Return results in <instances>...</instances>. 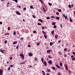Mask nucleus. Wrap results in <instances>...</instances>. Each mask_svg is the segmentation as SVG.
<instances>
[{
  "instance_id": "f257e3e1",
  "label": "nucleus",
  "mask_w": 75,
  "mask_h": 75,
  "mask_svg": "<svg viewBox=\"0 0 75 75\" xmlns=\"http://www.w3.org/2000/svg\"><path fill=\"white\" fill-rule=\"evenodd\" d=\"M48 63L50 64V65H51L52 64V61L51 60H50L48 62Z\"/></svg>"
},
{
  "instance_id": "f03ea898",
  "label": "nucleus",
  "mask_w": 75,
  "mask_h": 75,
  "mask_svg": "<svg viewBox=\"0 0 75 75\" xmlns=\"http://www.w3.org/2000/svg\"><path fill=\"white\" fill-rule=\"evenodd\" d=\"M20 56L21 57H22V59H24V54H21V53H20Z\"/></svg>"
},
{
  "instance_id": "7ed1b4c3",
  "label": "nucleus",
  "mask_w": 75,
  "mask_h": 75,
  "mask_svg": "<svg viewBox=\"0 0 75 75\" xmlns=\"http://www.w3.org/2000/svg\"><path fill=\"white\" fill-rule=\"evenodd\" d=\"M65 67L66 70L68 71V66H67V64H65Z\"/></svg>"
},
{
  "instance_id": "20e7f679",
  "label": "nucleus",
  "mask_w": 75,
  "mask_h": 75,
  "mask_svg": "<svg viewBox=\"0 0 75 75\" xmlns=\"http://www.w3.org/2000/svg\"><path fill=\"white\" fill-rule=\"evenodd\" d=\"M29 56L30 57H32V56L33 55V54L31 53H30L29 54Z\"/></svg>"
},
{
  "instance_id": "39448f33",
  "label": "nucleus",
  "mask_w": 75,
  "mask_h": 75,
  "mask_svg": "<svg viewBox=\"0 0 75 75\" xmlns=\"http://www.w3.org/2000/svg\"><path fill=\"white\" fill-rule=\"evenodd\" d=\"M2 74H3V71L2 69H0V74L1 75H2Z\"/></svg>"
},
{
  "instance_id": "423d86ee",
  "label": "nucleus",
  "mask_w": 75,
  "mask_h": 75,
  "mask_svg": "<svg viewBox=\"0 0 75 75\" xmlns=\"http://www.w3.org/2000/svg\"><path fill=\"white\" fill-rule=\"evenodd\" d=\"M16 13L17 14H18V15H21L20 13L18 11H16Z\"/></svg>"
},
{
  "instance_id": "0eeeda50",
  "label": "nucleus",
  "mask_w": 75,
  "mask_h": 75,
  "mask_svg": "<svg viewBox=\"0 0 75 75\" xmlns=\"http://www.w3.org/2000/svg\"><path fill=\"white\" fill-rule=\"evenodd\" d=\"M43 64L44 65H45V66H47V63H46V62L45 61L43 63Z\"/></svg>"
},
{
  "instance_id": "6e6552de",
  "label": "nucleus",
  "mask_w": 75,
  "mask_h": 75,
  "mask_svg": "<svg viewBox=\"0 0 75 75\" xmlns=\"http://www.w3.org/2000/svg\"><path fill=\"white\" fill-rule=\"evenodd\" d=\"M56 67H57V68H60V67L58 66V64H56L55 65Z\"/></svg>"
},
{
  "instance_id": "1a4fd4ad",
  "label": "nucleus",
  "mask_w": 75,
  "mask_h": 75,
  "mask_svg": "<svg viewBox=\"0 0 75 75\" xmlns=\"http://www.w3.org/2000/svg\"><path fill=\"white\" fill-rule=\"evenodd\" d=\"M17 41H16L15 42H13V45H14L16 44H17Z\"/></svg>"
},
{
  "instance_id": "9d476101",
  "label": "nucleus",
  "mask_w": 75,
  "mask_h": 75,
  "mask_svg": "<svg viewBox=\"0 0 75 75\" xmlns=\"http://www.w3.org/2000/svg\"><path fill=\"white\" fill-rule=\"evenodd\" d=\"M52 69L53 70H55V67L54 66H53L52 67Z\"/></svg>"
},
{
  "instance_id": "9b49d317",
  "label": "nucleus",
  "mask_w": 75,
  "mask_h": 75,
  "mask_svg": "<svg viewBox=\"0 0 75 75\" xmlns=\"http://www.w3.org/2000/svg\"><path fill=\"white\" fill-rule=\"evenodd\" d=\"M54 33V31L53 30L51 31V34H52V35H53V34Z\"/></svg>"
},
{
  "instance_id": "f8f14e48",
  "label": "nucleus",
  "mask_w": 75,
  "mask_h": 75,
  "mask_svg": "<svg viewBox=\"0 0 75 75\" xmlns=\"http://www.w3.org/2000/svg\"><path fill=\"white\" fill-rule=\"evenodd\" d=\"M61 67H62V63L61 62H60L59 63Z\"/></svg>"
},
{
  "instance_id": "ddd939ff",
  "label": "nucleus",
  "mask_w": 75,
  "mask_h": 75,
  "mask_svg": "<svg viewBox=\"0 0 75 75\" xmlns=\"http://www.w3.org/2000/svg\"><path fill=\"white\" fill-rule=\"evenodd\" d=\"M38 21H40L41 23H42V21L41 19H39Z\"/></svg>"
},
{
  "instance_id": "4468645a",
  "label": "nucleus",
  "mask_w": 75,
  "mask_h": 75,
  "mask_svg": "<svg viewBox=\"0 0 75 75\" xmlns=\"http://www.w3.org/2000/svg\"><path fill=\"white\" fill-rule=\"evenodd\" d=\"M46 19H47V20H50V17H46Z\"/></svg>"
},
{
  "instance_id": "2eb2a0df",
  "label": "nucleus",
  "mask_w": 75,
  "mask_h": 75,
  "mask_svg": "<svg viewBox=\"0 0 75 75\" xmlns=\"http://www.w3.org/2000/svg\"><path fill=\"white\" fill-rule=\"evenodd\" d=\"M47 52L49 53L51 52V51H50V50H47Z\"/></svg>"
},
{
  "instance_id": "dca6fc26",
  "label": "nucleus",
  "mask_w": 75,
  "mask_h": 75,
  "mask_svg": "<svg viewBox=\"0 0 75 75\" xmlns=\"http://www.w3.org/2000/svg\"><path fill=\"white\" fill-rule=\"evenodd\" d=\"M25 63V62H22V63H20V64H21L22 65H23V64H24Z\"/></svg>"
},
{
  "instance_id": "f3484780",
  "label": "nucleus",
  "mask_w": 75,
  "mask_h": 75,
  "mask_svg": "<svg viewBox=\"0 0 75 75\" xmlns=\"http://www.w3.org/2000/svg\"><path fill=\"white\" fill-rule=\"evenodd\" d=\"M13 1H15V2L16 3H18V1H17V0H13Z\"/></svg>"
},
{
  "instance_id": "a211bd4d",
  "label": "nucleus",
  "mask_w": 75,
  "mask_h": 75,
  "mask_svg": "<svg viewBox=\"0 0 75 75\" xmlns=\"http://www.w3.org/2000/svg\"><path fill=\"white\" fill-rule=\"evenodd\" d=\"M58 11H59V12H61V11H62L60 9H59L58 10Z\"/></svg>"
},
{
  "instance_id": "6ab92c4d",
  "label": "nucleus",
  "mask_w": 75,
  "mask_h": 75,
  "mask_svg": "<svg viewBox=\"0 0 75 75\" xmlns=\"http://www.w3.org/2000/svg\"><path fill=\"white\" fill-rule=\"evenodd\" d=\"M42 33H43V34H44L45 35H46V33L44 31H42Z\"/></svg>"
},
{
  "instance_id": "aec40b11",
  "label": "nucleus",
  "mask_w": 75,
  "mask_h": 75,
  "mask_svg": "<svg viewBox=\"0 0 75 75\" xmlns=\"http://www.w3.org/2000/svg\"><path fill=\"white\" fill-rule=\"evenodd\" d=\"M72 60H74V61H75V57H73L71 59Z\"/></svg>"
},
{
  "instance_id": "412c9836",
  "label": "nucleus",
  "mask_w": 75,
  "mask_h": 75,
  "mask_svg": "<svg viewBox=\"0 0 75 75\" xmlns=\"http://www.w3.org/2000/svg\"><path fill=\"white\" fill-rule=\"evenodd\" d=\"M48 4L50 6H52V4L50 3H48Z\"/></svg>"
},
{
  "instance_id": "4be33fe9",
  "label": "nucleus",
  "mask_w": 75,
  "mask_h": 75,
  "mask_svg": "<svg viewBox=\"0 0 75 75\" xmlns=\"http://www.w3.org/2000/svg\"><path fill=\"white\" fill-rule=\"evenodd\" d=\"M70 18V22H72V20L71 19V18Z\"/></svg>"
},
{
  "instance_id": "5701e85b",
  "label": "nucleus",
  "mask_w": 75,
  "mask_h": 75,
  "mask_svg": "<svg viewBox=\"0 0 75 75\" xmlns=\"http://www.w3.org/2000/svg\"><path fill=\"white\" fill-rule=\"evenodd\" d=\"M44 36L45 37L46 39H47V36H46V35H44Z\"/></svg>"
},
{
  "instance_id": "b1692460",
  "label": "nucleus",
  "mask_w": 75,
  "mask_h": 75,
  "mask_svg": "<svg viewBox=\"0 0 75 75\" xmlns=\"http://www.w3.org/2000/svg\"><path fill=\"white\" fill-rule=\"evenodd\" d=\"M56 19H57V20H59V17H57L56 18Z\"/></svg>"
},
{
  "instance_id": "393cba45",
  "label": "nucleus",
  "mask_w": 75,
  "mask_h": 75,
  "mask_svg": "<svg viewBox=\"0 0 75 75\" xmlns=\"http://www.w3.org/2000/svg\"><path fill=\"white\" fill-rule=\"evenodd\" d=\"M0 51L1 52H2V53H3V50H2V49H0Z\"/></svg>"
},
{
  "instance_id": "a878e982",
  "label": "nucleus",
  "mask_w": 75,
  "mask_h": 75,
  "mask_svg": "<svg viewBox=\"0 0 75 75\" xmlns=\"http://www.w3.org/2000/svg\"><path fill=\"white\" fill-rule=\"evenodd\" d=\"M52 25H55V24H56V23H52Z\"/></svg>"
},
{
  "instance_id": "bb28decb",
  "label": "nucleus",
  "mask_w": 75,
  "mask_h": 75,
  "mask_svg": "<svg viewBox=\"0 0 75 75\" xmlns=\"http://www.w3.org/2000/svg\"><path fill=\"white\" fill-rule=\"evenodd\" d=\"M38 25H41V23H38Z\"/></svg>"
},
{
  "instance_id": "cd10ccee",
  "label": "nucleus",
  "mask_w": 75,
  "mask_h": 75,
  "mask_svg": "<svg viewBox=\"0 0 75 75\" xmlns=\"http://www.w3.org/2000/svg\"><path fill=\"white\" fill-rule=\"evenodd\" d=\"M16 31H14L13 32V34L14 35H16Z\"/></svg>"
},
{
  "instance_id": "c85d7f7f",
  "label": "nucleus",
  "mask_w": 75,
  "mask_h": 75,
  "mask_svg": "<svg viewBox=\"0 0 75 75\" xmlns=\"http://www.w3.org/2000/svg\"><path fill=\"white\" fill-rule=\"evenodd\" d=\"M35 61H37L38 60V59L37 57H35Z\"/></svg>"
},
{
  "instance_id": "c756f323",
  "label": "nucleus",
  "mask_w": 75,
  "mask_h": 75,
  "mask_svg": "<svg viewBox=\"0 0 75 75\" xmlns=\"http://www.w3.org/2000/svg\"><path fill=\"white\" fill-rule=\"evenodd\" d=\"M9 34H10V33H6L5 34V35H9Z\"/></svg>"
},
{
  "instance_id": "7c9ffc66",
  "label": "nucleus",
  "mask_w": 75,
  "mask_h": 75,
  "mask_svg": "<svg viewBox=\"0 0 75 75\" xmlns=\"http://www.w3.org/2000/svg\"><path fill=\"white\" fill-rule=\"evenodd\" d=\"M68 6H69V7L70 8H71V5H69Z\"/></svg>"
},
{
  "instance_id": "2f4dec72",
  "label": "nucleus",
  "mask_w": 75,
  "mask_h": 75,
  "mask_svg": "<svg viewBox=\"0 0 75 75\" xmlns=\"http://www.w3.org/2000/svg\"><path fill=\"white\" fill-rule=\"evenodd\" d=\"M50 45H51H51H52V43L51 42H50Z\"/></svg>"
},
{
  "instance_id": "473e14b6",
  "label": "nucleus",
  "mask_w": 75,
  "mask_h": 75,
  "mask_svg": "<svg viewBox=\"0 0 75 75\" xmlns=\"http://www.w3.org/2000/svg\"><path fill=\"white\" fill-rule=\"evenodd\" d=\"M43 10L44 11H46V10H45V8H44V7H43Z\"/></svg>"
},
{
  "instance_id": "72a5a7b5",
  "label": "nucleus",
  "mask_w": 75,
  "mask_h": 75,
  "mask_svg": "<svg viewBox=\"0 0 75 75\" xmlns=\"http://www.w3.org/2000/svg\"><path fill=\"white\" fill-rule=\"evenodd\" d=\"M48 57L49 58H52V57H50V56L49 55L48 56Z\"/></svg>"
},
{
  "instance_id": "f704fd0d",
  "label": "nucleus",
  "mask_w": 75,
  "mask_h": 75,
  "mask_svg": "<svg viewBox=\"0 0 75 75\" xmlns=\"http://www.w3.org/2000/svg\"><path fill=\"white\" fill-rule=\"evenodd\" d=\"M48 70V72H50V70L49 69H47Z\"/></svg>"
},
{
  "instance_id": "c9c22d12",
  "label": "nucleus",
  "mask_w": 75,
  "mask_h": 75,
  "mask_svg": "<svg viewBox=\"0 0 75 75\" xmlns=\"http://www.w3.org/2000/svg\"><path fill=\"white\" fill-rule=\"evenodd\" d=\"M32 16L33 18H35V16H34V15H33Z\"/></svg>"
},
{
  "instance_id": "e433bc0d",
  "label": "nucleus",
  "mask_w": 75,
  "mask_h": 75,
  "mask_svg": "<svg viewBox=\"0 0 75 75\" xmlns=\"http://www.w3.org/2000/svg\"><path fill=\"white\" fill-rule=\"evenodd\" d=\"M64 17L65 19H67V16H64Z\"/></svg>"
},
{
  "instance_id": "4c0bfd02",
  "label": "nucleus",
  "mask_w": 75,
  "mask_h": 75,
  "mask_svg": "<svg viewBox=\"0 0 75 75\" xmlns=\"http://www.w3.org/2000/svg\"><path fill=\"white\" fill-rule=\"evenodd\" d=\"M40 2H41V3L42 4L43 3V2H42V0H41V1H40Z\"/></svg>"
},
{
  "instance_id": "58836bf2",
  "label": "nucleus",
  "mask_w": 75,
  "mask_h": 75,
  "mask_svg": "<svg viewBox=\"0 0 75 75\" xmlns=\"http://www.w3.org/2000/svg\"><path fill=\"white\" fill-rule=\"evenodd\" d=\"M8 71H10V67H8Z\"/></svg>"
},
{
  "instance_id": "ea45409f",
  "label": "nucleus",
  "mask_w": 75,
  "mask_h": 75,
  "mask_svg": "<svg viewBox=\"0 0 75 75\" xmlns=\"http://www.w3.org/2000/svg\"><path fill=\"white\" fill-rule=\"evenodd\" d=\"M23 10L25 11L26 10V8H24Z\"/></svg>"
},
{
  "instance_id": "a19ab883",
  "label": "nucleus",
  "mask_w": 75,
  "mask_h": 75,
  "mask_svg": "<svg viewBox=\"0 0 75 75\" xmlns=\"http://www.w3.org/2000/svg\"><path fill=\"white\" fill-rule=\"evenodd\" d=\"M10 67H13V66L12 65H11L10 66Z\"/></svg>"
},
{
  "instance_id": "79ce46f5",
  "label": "nucleus",
  "mask_w": 75,
  "mask_h": 75,
  "mask_svg": "<svg viewBox=\"0 0 75 75\" xmlns=\"http://www.w3.org/2000/svg\"><path fill=\"white\" fill-rule=\"evenodd\" d=\"M51 18H55V17L54 16H52L51 17Z\"/></svg>"
},
{
  "instance_id": "37998d69",
  "label": "nucleus",
  "mask_w": 75,
  "mask_h": 75,
  "mask_svg": "<svg viewBox=\"0 0 75 75\" xmlns=\"http://www.w3.org/2000/svg\"><path fill=\"white\" fill-rule=\"evenodd\" d=\"M30 8L31 9H32V8H33V6H30Z\"/></svg>"
},
{
  "instance_id": "c03bdc74",
  "label": "nucleus",
  "mask_w": 75,
  "mask_h": 75,
  "mask_svg": "<svg viewBox=\"0 0 75 75\" xmlns=\"http://www.w3.org/2000/svg\"><path fill=\"white\" fill-rule=\"evenodd\" d=\"M56 14L57 15H59V13H56Z\"/></svg>"
},
{
  "instance_id": "a18cd8bd",
  "label": "nucleus",
  "mask_w": 75,
  "mask_h": 75,
  "mask_svg": "<svg viewBox=\"0 0 75 75\" xmlns=\"http://www.w3.org/2000/svg\"><path fill=\"white\" fill-rule=\"evenodd\" d=\"M60 26L62 28V25L61 24H60Z\"/></svg>"
},
{
  "instance_id": "49530a36",
  "label": "nucleus",
  "mask_w": 75,
  "mask_h": 75,
  "mask_svg": "<svg viewBox=\"0 0 75 75\" xmlns=\"http://www.w3.org/2000/svg\"><path fill=\"white\" fill-rule=\"evenodd\" d=\"M68 72L69 74H71V71L70 70H69L68 71Z\"/></svg>"
},
{
  "instance_id": "de8ad7c7",
  "label": "nucleus",
  "mask_w": 75,
  "mask_h": 75,
  "mask_svg": "<svg viewBox=\"0 0 75 75\" xmlns=\"http://www.w3.org/2000/svg\"><path fill=\"white\" fill-rule=\"evenodd\" d=\"M23 39H24V38H21V40H23Z\"/></svg>"
},
{
  "instance_id": "09e8293b",
  "label": "nucleus",
  "mask_w": 75,
  "mask_h": 75,
  "mask_svg": "<svg viewBox=\"0 0 75 75\" xmlns=\"http://www.w3.org/2000/svg\"><path fill=\"white\" fill-rule=\"evenodd\" d=\"M7 41L6 40V41H5V44H6V43H7Z\"/></svg>"
},
{
  "instance_id": "8fccbe9b",
  "label": "nucleus",
  "mask_w": 75,
  "mask_h": 75,
  "mask_svg": "<svg viewBox=\"0 0 75 75\" xmlns=\"http://www.w3.org/2000/svg\"><path fill=\"white\" fill-rule=\"evenodd\" d=\"M33 33H36V31H35V30L34 31Z\"/></svg>"
},
{
  "instance_id": "3c124183",
  "label": "nucleus",
  "mask_w": 75,
  "mask_h": 75,
  "mask_svg": "<svg viewBox=\"0 0 75 75\" xmlns=\"http://www.w3.org/2000/svg\"><path fill=\"white\" fill-rule=\"evenodd\" d=\"M41 61H44V59L42 57L41 58Z\"/></svg>"
},
{
  "instance_id": "603ef678",
  "label": "nucleus",
  "mask_w": 75,
  "mask_h": 75,
  "mask_svg": "<svg viewBox=\"0 0 75 75\" xmlns=\"http://www.w3.org/2000/svg\"><path fill=\"white\" fill-rule=\"evenodd\" d=\"M56 25H54V28H56Z\"/></svg>"
},
{
  "instance_id": "864d4df0",
  "label": "nucleus",
  "mask_w": 75,
  "mask_h": 75,
  "mask_svg": "<svg viewBox=\"0 0 75 75\" xmlns=\"http://www.w3.org/2000/svg\"><path fill=\"white\" fill-rule=\"evenodd\" d=\"M55 37H56V38L58 37V35H55Z\"/></svg>"
},
{
  "instance_id": "5fc2aeb1",
  "label": "nucleus",
  "mask_w": 75,
  "mask_h": 75,
  "mask_svg": "<svg viewBox=\"0 0 75 75\" xmlns=\"http://www.w3.org/2000/svg\"><path fill=\"white\" fill-rule=\"evenodd\" d=\"M67 57V55L64 54V57Z\"/></svg>"
},
{
  "instance_id": "6e6d98bb",
  "label": "nucleus",
  "mask_w": 75,
  "mask_h": 75,
  "mask_svg": "<svg viewBox=\"0 0 75 75\" xmlns=\"http://www.w3.org/2000/svg\"><path fill=\"white\" fill-rule=\"evenodd\" d=\"M42 30L44 29V27L43 26H42Z\"/></svg>"
},
{
  "instance_id": "4d7b16f0",
  "label": "nucleus",
  "mask_w": 75,
  "mask_h": 75,
  "mask_svg": "<svg viewBox=\"0 0 75 75\" xmlns=\"http://www.w3.org/2000/svg\"><path fill=\"white\" fill-rule=\"evenodd\" d=\"M74 55H72L71 56V58H73V57H74Z\"/></svg>"
},
{
  "instance_id": "13d9d810",
  "label": "nucleus",
  "mask_w": 75,
  "mask_h": 75,
  "mask_svg": "<svg viewBox=\"0 0 75 75\" xmlns=\"http://www.w3.org/2000/svg\"><path fill=\"white\" fill-rule=\"evenodd\" d=\"M40 43H38L37 44V45H40Z\"/></svg>"
},
{
  "instance_id": "bf43d9fd",
  "label": "nucleus",
  "mask_w": 75,
  "mask_h": 75,
  "mask_svg": "<svg viewBox=\"0 0 75 75\" xmlns=\"http://www.w3.org/2000/svg\"><path fill=\"white\" fill-rule=\"evenodd\" d=\"M64 51H67V48H65V49H64Z\"/></svg>"
},
{
  "instance_id": "052dcab7",
  "label": "nucleus",
  "mask_w": 75,
  "mask_h": 75,
  "mask_svg": "<svg viewBox=\"0 0 75 75\" xmlns=\"http://www.w3.org/2000/svg\"><path fill=\"white\" fill-rule=\"evenodd\" d=\"M30 45H28V47H30Z\"/></svg>"
},
{
  "instance_id": "680f3d73",
  "label": "nucleus",
  "mask_w": 75,
  "mask_h": 75,
  "mask_svg": "<svg viewBox=\"0 0 75 75\" xmlns=\"http://www.w3.org/2000/svg\"><path fill=\"white\" fill-rule=\"evenodd\" d=\"M42 72L43 74H44V73H45V72H44V71H42Z\"/></svg>"
},
{
  "instance_id": "e2e57ef3",
  "label": "nucleus",
  "mask_w": 75,
  "mask_h": 75,
  "mask_svg": "<svg viewBox=\"0 0 75 75\" xmlns=\"http://www.w3.org/2000/svg\"><path fill=\"white\" fill-rule=\"evenodd\" d=\"M65 14H63V17H64V16H65Z\"/></svg>"
},
{
  "instance_id": "0e129e2a",
  "label": "nucleus",
  "mask_w": 75,
  "mask_h": 75,
  "mask_svg": "<svg viewBox=\"0 0 75 75\" xmlns=\"http://www.w3.org/2000/svg\"><path fill=\"white\" fill-rule=\"evenodd\" d=\"M13 59V57H11L10 58V59Z\"/></svg>"
},
{
  "instance_id": "69168bd1",
  "label": "nucleus",
  "mask_w": 75,
  "mask_h": 75,
  "mask_svg": "<svg viewBox=\"0 0 75 75\" xmlns=\"http://www.w3.org/2000/svg\"><path fill=\"white\" fill-rule=\"evenodd\" d=\"M73 53L74 55H75V52H73Z\"/></svg>"
},
{
  "instance_id": "338daca9",
  "label": "nucleus",
  "mask_w": 75,
  "mask_h": 75,
  "mask_svg": "<svg viewBox=\"0 0 75 75\" xmlns=\"http://www.w3.org/2000/svg\"><path fill=\"white\" fill-rule=\"evenodd\" d=\"M8 30H10V27H8Z\"/></svg>"
},
{
  "instance_id": "774afa93",
  "label": "nucleus",
  "mask_w": 75,
  "mask_h": 75,
  "mask_svg": "<svg viewBox=\"0 0 75 75\" xmlns=\"http://www.w3.org/2000/svg\"><path fill=\"white\" fill-rule=\"evenodd\" d=\"M0 24H2V22H0Z\"/></svg>"
}]
</instances>
